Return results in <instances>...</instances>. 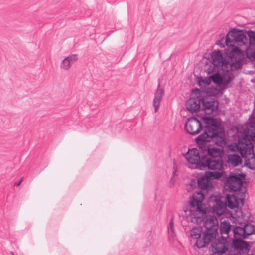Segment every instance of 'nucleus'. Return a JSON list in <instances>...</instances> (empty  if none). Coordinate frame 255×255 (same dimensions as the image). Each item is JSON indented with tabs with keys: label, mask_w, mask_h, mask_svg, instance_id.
I'll use <instances>...</instances> for the list:
<instances>
[{
	"label": "nucleus",
	"mask_w": 255,
	"mask_h": 255,
	"mask_svg": "<svg viewBox=\"0 0 255 255\" xmlns=\"http://www.w3.org/2000/svg\"><path fill=\"white\" fill-rule=\"evenodd\" d=\"M247 34L250 45H255V31L249 30L247 32Z\"/></svg>",
	"instance_id": "24"
},
{
	"label": "nucleus",
	"mask_w": 255,
	"mask_h": 255,
	"mask_svg": "<svg viewBox=\"0 0 255 255\" xmlns=\"http://www.w3.org/2000/svg\"><path fill=\"white\" fill-rule=\"evenodd\" d=\"M196 90L197 91L200 92V90H199V89H196Z\"/></svg>",
	"instance_id": "29"
},
{
	"label": "nucleus",
	"mask_w": 255,
	"mask_h": 255,
	"mask_svg": "<svg viewBox=\"0 0 255 255\" xmlns=\"http://www.w3.org/2000/svg\"><path fill=\"white\" fill-rule=\"evenodd\" d=\"M78 60V55L72 54L65 57L61 61L60 67L64 71H68L72 65Z\"/></svg>",
	"instance_id": "18"
},
{
	"label": "nucleus",
	"mask_w": 255,
	"mask_h": 255,
	"mask_svg": "<svg viewBox=\"0 0 255 255\" xmlns=\"http://www.w3.org/2000/svg\"><path fill=\"white\" fill-rule=\"evenodd\" d=\"M200 170L206 169L212 170H220L223 168V162L222 158H209L202 157Z\"/></svg>",
	"instance_id": "9"
},
{
	"label": "nucleus",
	"mask_w": 255,
	"mask_h": 255,
	"mask_svg": "<svg viewBox=\"0 0 255 255\" xmlns=\"http://www.w3.org/2000/svg\"><path fill=\"white\" fill-rule=\"evenodd\" d=\"M202 127L201 122L193 117L189 118L185 124L186 131L191 135L198 134L200 132Z\"/></svg>",
	"instance_id": "11"
},
{
	"label": "nucleus",
	"mask_w": 255,
	"mask_h": 255,
	"mask_svg": "<svg viewBox=\"0 0 255 255\" xmlns=\"http://www.w3.org/2000/svg\"><path fill=\"white\" fill-rule=\"evenodd\" d=\"M214 255H221L227 250L226 240L224 237H221L212 243L209 248Z\"/></svg>",
	"instance_id": "12"
},
{
	"label": "nucleus",
	"mask_w": 255,
	"mask_h": 255,
	"mask_svg": "<svg viewBox=\"0 0 255 255\" xmlns=\"http://www.w3.org/2000/svg\"><path fill=\"white\" fill-rule=\"evenodd\" d=\"M202 156H203V152L201 151L200 153L199 150L196 148L189 149L185 155L187 161L191 164L197 165L200 169L201 163L202 162Z\"/></svg>",
	"instance_id": "13"
},
{
	"label": "nucleus",
	"mask_w": 255,
	"mask_h": 255,
	"mask_svg": "<svg viewBox=\"0 0 255 255\" xmlns=\"http://www.w3.org/2000/svg\"><path fill=\"white\" fill-rule=\"evenodd\" d=\"M236 71H231L228 70V72L222 71V74L218 72L210 76V78L212 81L217 84L220 85L224 89L227 88L229 87L231 81L235 77V73Z\"/></svg>",
	"instance_id": "7"
},
{
	"label": "nucleus",
	"mask_w": 255,
	"mask_h": 255,
	"mask_svg": "<svg viewBox=\"0 0 255 255\" xmlns=\"http://www.w3.org/2000/svg\"><path fill=\"white\" fill-rule=\"evenodd\" d=\"M201 108L200 110L205 111L207 114H211L214 111L217 109V105L213 98H205L201 99Z\"/></svg>",
	"instance_id": "15"
},
{
	"label": "nucleus",
	"mask_w": 255,
	"mask_h": 255,
	"mask_svg": "<svg viewBox=\"0 0 255 255\" xmlns=\"http://www.w3.org/2000/svg\"><path fill=\"white\" fill-rule=\"evenodd\" d=\"M237 217L239 218L238 225L236 226H240L241 224H252L249 223L250 218V213L246 208H240V210L237 212Z\"/></svg>",
	"instance_id": "17"
},
{
	"label": "nucleus",
	"mask_w": 255,
	"mask_h": 255,
	"mask_svg": "<svg viewBox=\"0 0 255 255\" xmlns=\"http://www.w3.org/2000/svg\"><path fill=\"white\" fill-rule=\"evenodd\" d=\"M234 227H235L233 226V229H232V225L228 221H224L221 223L220 233L221 234H227L228 237L230 231L231 230H233Z\"/></svg>",
	"instance_id": "22"
},
{
	"label": "nucleus",
	"mask_w": 255,
	"mask_h": 255,
	"mask_svg": "<svg viewBox=\"0 0 255 255\" xmlns=\"http://www.w3.org/2000/svg\"><path fill=\"white\" fill-rule=\"evenodd\" d=\"M168 230H170L173 234L175 233L174 228V220L173 217L171 219L170 221L168 226Z\"/></svg>",
	"instance_id": "26"
},
{
	"label": "nucleus",
	"mask_w": 255,
	"mask_h": 255,
	"mask_svg": "<svg viewBox=\"0 0 255 255\" xmlns=\"http://www.w3.org/2000/svg\"><path fill=\"white\" fill-rule=\"evenodd\" d=\"M203 120L205 124V129L196 139L200 151L203 153L202 157L222 158L223 150L209 144L212 141L219 146L223 147L225 145V133L220 128V123L216 119L211 117H204Z\"/></svg>",
	"instance_id": "1"
},
{
	"label": "nucleus",
	"mask_w": 255,
	"mask_h": 255,
	"mask_svg": "<svg viewBox=\"0 0 255 255\" xmlns=\"http://www.w3.org/2000/svg\"><path fill=\"white\" fill-rule=\"evenodd\" d=\"M201 98L198 97L190 98L185 104L186 109L191 113L197 112L201 108Z\"/></svg>",
	"instance_id": "16"
},
{
	"label": "nucleus",
	"mask_w": 255,
	"mask_h": 255,
	"mask_svg": "<svg viewBox=\"0 0 255 255\" xmlns=\"http://www.w3.org/2000/svg\"><path fill=\"white\" fill-rule=\"evenodd\" d=\"M198 83L199 86H202L203 85H209L210 84V82L207 80H202L201 79V80H198Z\"/></svg>",
	"instance_id": "27"
},
{
	"label": "nucleus",
	"mask_w": 255,
	"mask_h": 255,
	"mask_svg": "<svg viewBox=\"0 0 255 255\" xmlns=\"http://www.w3.org/2000/svg\"><path fill=\"white\" fill-rule=\"evenodd\" d=\"M202 239L197 240L195 244L198 248H203L215 239L218 235L219 224L217 219L213 216H209L206 219Z\"/></svg>",
	"instance_id": "5"
},
{
	"label": "nucleus",
	"mask_w": 255,
	"mask_h": 255,
	"mask_svg": "<svg viewBox=\"0 0 255 255\" xmlns=\"http://www.w3.org/2000/svg\"><path fill=\"white\" fill-rule=\"evenodd\" d=\"M246 159V165L252 170L255 169V154L254 153V149L253 152L250 154L247 153L245 156H242Z\"/></svg>",
	"instance_id": "20"
},
{
	"label": "nucleus",
	"mask_w": 255,
	"mask_h": 255,
	"mask_svg": "<svg viewBox=\"0 0 255 255\" xmlns=\"http://www.w3.org/2000/svg\"><path fill=\"white\" fill-rule=\"evenodd\" d=\"M206 175H208L210 180L211 179H219L222 176V173L219 171L206 172Z\"/></svg>",
	"instance_id": "25"
},
{
	"label": "nucleus",
	"mask_w": 255,
	"mask_h": 255,
	"mask_svg": "<svg viewBox=\"0 0 255 255\" xmlns=\"http://www.w3.org/2000/svg\"><path fill=\"white\" fill-rule=\"evenodd\" d=\"M164 91L163 88H158L155 92L154 97L153 101V105L154 107V112H157L159 110V106Z\"/></svg>",
	"instance_id": "19"
},
{
	"label": "nucleus",
	"mask_w": 255,
	"mask_h": 255,
	"mask_svg": "<svg viewBox=\"0 0 255 255\" xmlns=\"http://www.w3.org/2000/svg\"><path fill=\"white\" fill-rule=\"evenodd\" d=\"M22 180H23V178H21L18 182L15 183V185H16V186L20 185V184L21 183Z\"/></svg>",
	"instance_id": "28"
},
{
	"label": "nucleus",
	"mask_w": 255,
	"mask_h": 255,
	"mask_svg": "<svg viewBox=\"0 0 255 255\" xmlns=\"http://www.w3.org/2000/svg\"><path fill=\"white\" fill-rule=\"evenodd\" d=\"M208 202L210 206H212L214 213L221 216L225 213L227 206L224 197L217 193L211 194L208 198Z\"/></svg>",
	"instance_id": "6"
},
{
	"label": "nucleus",
	"mask_w": 255,
	"mask_h": 255,
	"mask_svg": "<svg viewBox=\"0 0 255 255\" xmlns=\"http://www.w3.org/2000/svg\"><path fill=\"white\" fill-rule=\"evenodd\" d=\"M231 36L233 39H230L229 35L226 36L225 42L227 46H234L236 44L238 46H242L248 43V37L242 31L232 32Z\"/></svg>",
	"instance_id": "8"
},
{
	"label": "nucleus",
	"mask_w": 255,
	"mask_h": 255,
	"mask_svg": "<svg viewBox=\"0 0 255 255\" xmlns=\"http://www.w3.org/2000/svg\"><path fill=\"white\" fill-rule=\"evenodd\" d=\"M198 186L201 189V191L195 192L190 203L192 208H195V211L200 218L206 214V208L202 202L205 198V194L208 193L213 189V185L206 173L198 179Z\"/></svg>",
	"instance_id": "3"
},
{
	"label": "nucleus",
	"mask_w": 255,
	"mask_h": 255,
	"mask_svg": "<svg viewBox=\"0 0 255 255\" xmlns=\"http://www.w3.org/2000/svg\"><path fill=\"white\" fill-rule=\"evenodd\" d=\"M202 228L201 227H194L190 230V235L192 239L196 240V242L201 238Z\"/></svg>",
	"instance_id": "23"
},
{
	"label": "nucleus",
	"mask_w": 255,
	"mask_h": 255,
	"mask_svg": "<svg viewBox=\"0 0 255 255\" xmlns=\"http://www.w3.org/2000/svg\"><path fill=\"white\" fill-rule=\"evenodd\" d=\"M245 190L241 192L240 197H238L234 194H227L225 197L227 206L231 209L238 208L243 205L244 199L242 197L244 195Z\"/></svg>",
	"instance_id": "14"
},
{
	"label": "nucleus",
	"mask_w": 255,
	"mask_h": 255,
	"mask_svg": "<svg viewBox=\"0 0 255 255\" xmlns=\"http://www.w3.org/2000/svg\"><path fill=\"white\" fill-rule=\"evenodd\" d=\"M242 160L240 156L236 154H230L228 156V163L233 167L238 166L241 164Z\"/></svg>",
	"instance_id": "21"
},
{
	"label": "nucleus",
	"mask_w": 255,
	"mask_h": 255,
	"mask_svg": "<svg viewBox=\"0 0 255 255\" xmlns=\"http://www.w3.org/2000/svg\"><path fill=\"white\" fill-rule=\"evenodd\" d=\"M255 138V127L252 126L247 127L244 130L241 136L238 140V143L231 144V150L240 153L242 156L247 153L250 154L253 152V145L252 141Z\"/></svg>",
	"instance_id": "4"
},
{
	"label": "nucleus",
	"mask_w": 255,
	"mask_h": 255,
	"mask_svg": "<svg viewBox=\"0 0 255 255\" xmlns=\"http://www.w3.org/2000/svg\"><path fill=\"white\" fill-rule=\"evenodd\" d=\"M12 255H14V253H13V252H12Z\"/></svg>",
	"instance_id": "30"
},
{
	"label": "nucleus",
	"mask_w": 255,
	"mask_h": 255,
	"mask_svg": "<svg viewBox=\"0 0 255 255\" xmlns=\"http://www.w3.org/2000/svg\"><path fill=\"white\" fill-rule=\"evenodd\" d=\"M244 177V175L242 173H231L227 178L226 184L231 190L234 191L242 190L241 187L243 184V181L241 177Z\"/></svg>",
	"instance_id": "10"
},
{
	"label": "nucleus",
	"mask_w": 255,
	"mask_h": 255,
	"mask_svg": "<svg viewBox=\"0 0 255 255\" xmlns=\"http://www.w3.org/2000/svg\"><path fill=\"white\" fill-rule=\"evenodd\" d=\"M213 64L217 68V70H222L226 72L228 70L236 71L242 66V56L239 48L235 47L230 51L228 60L224 59L220 51H214L211 55Z\"/></svg>",
	"instance_id": "2"
}]
</instances>
